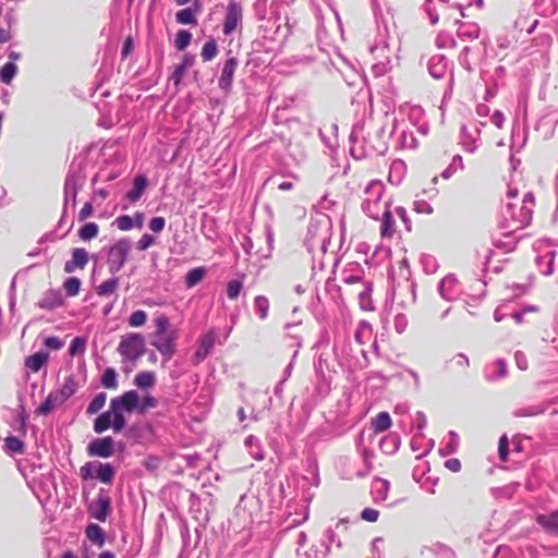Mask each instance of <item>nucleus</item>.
Returning <instances> with one entry per match:
<instances>
[{"label":"nucleus","mask_w":558,"mask_h":558,"mask_svg":"<svg viewBox=\"0 0 558 558\" xmlns=\"http://www.w3.org/2000/svg\"><path fill=\"white\" fill-rule=\"evenodd\" d=\"M140 403V396L135 390H129L122 396L110 400V409L114 412L112 422V429L114 433H120L126 425L123 412H133L137 409Z\"/></svg>","instance_id":"1"},{"label":"nucleus","mask_w":558,"mask_h":558,"mask_svg":"<svg viewBox=\"0 0 558 558\" xmlns=\"http://www.w3.org/2000/svg\"><path fill=\"white\" fill-rule=\"evenodd\" d=\"M117 350L123 359L135 363L145 353V339L141 333H126L121 338Z\"/></svg>","instance_id":"2"},{"label":"nucleus","mask_w":558,"mask_h":558,"mask_svg":"<svg viewBox=\"0 0 558 558\" xmlns=\"http://www.w3.org/2000/svg\"><path fill=\"white\" fill-rule=\"evenodd\" d=\"M131 241L126 238L120 239L108 251V269L110 274L120 271L130 254Z\"/></svg>","instance_id":"3"},{"label":"nucleus","mask_w":558,"mask_h":558,"mask_svg":"<svg viewBox=\"0 0 558 558\" xmlns=\"http://www.w3.org/2000/svg\"><path fill=\"white\" fill-rule=\"evenodd\" d=\"M243 8L235 0H229L227 13L223 21L222 32L225 35H231L236 28L242 26Z\"/></svg>","instance_id":"4"},{"label":"nucleus","mask_w":558,"mask_h":558,"mask_svg":"<svg viewBox=\"0 0 558 558\" xmlns=\"http://www.w3.org/2000/svg\"><path fill=\"white\" fill-rule=\"evenodd\" d=\"M113 446V439L107 436L92 440L86 450L89 457L109 458L114 452Z\"/></svg>","instance_id":"5"},{"label":"nucleus","mask_w":558,"mask_h":558,"mask_svg":"<svg viewBox=\"0 0 558 558\" xmlns=\"http://www.w3.org/2000/svg\"><path fill=\"white\" fill-rule=\"evenodd\" d=\"M174 332H165L162 336L155 333V340L151 342V345H154L168 361L174 354Z\"/></svg>","instance_id":"6"},{"label":"nucleus","mask_w":558,"mask_h":558,"mask_svg":"<svg viewBox=\"0 0 558 558\" xmlns=\"http://www.w3.org/2000/svg\"><path fill=\"white\" fill-rule=\"evenodd\" d=\"M88 252L84 247H75L72 251L71 259L66 260L64 264V271L66 274H72L76 269H84L88 264Z\"/></svg>","instance_id":"7"},{"label":"nucleus","mask_w":558,"mask_h":558,"mask_svg":"<svg viewBox=\"0 0 558 558\" xmlns=\"http://www.w3.org/2000/svg\"><path fill=\"white\" fill-rule=\"evenodd\" d=\"M469 359L463 354H456L446 362L445 373L450 377H458L466 373Z\"/></svg>","instance_id":"8"},{"label":"nucleus","mask_w":558,"mask_h":558,"mask_svg":"<svg viewBox=\"0 0 558 558\" xmlns=\"http://www.w3.org/2000/svg\"><path fill=\"white\" fill-rule=\"evenodd\" d=\"M110 498L107 496L97 498L89 505V515L100 522H105L110 512Z\"/></svg>","instance_id":"9"},{"label":"nucleus","mask_w":558,"mask_h":558,"mask_svg":"<svg viewBox=\"0 0 558 558\" xmlns=\"http://www.w3.org/2000/svg\"><path fill=\"white\" fill-rule=\"evenodd\" d=\"M238 64L239 62L235 57H230L226 60L218 81V85L221 89L228 90L231 87Z\"/></svg>","instance_id":"10"},{"label":"nucleus","mask_w":558,"mask_h":558,"mask_svg":"<svg viewBox=\"0 0 558 558\" xmlns=\"http://www.w3.org/2000/svg\"><path fill=\"white\" fill-rule=\"evenodd\" d=\"M397 233V222L390 210H385L380 223L381 239H392Z\"/></svg>","instance_id":"11"},{"label":"nucleus","mask_w":558,"mask_h":558,"mask_svg":"<svg viewBox=\"0 0 558 558\" xmlns=\"http://www.w3.org/2000/svg\"><path fill=\"white\" fill-rule=\"evenodd\" d=\"M215 344V333L214 331H209L206 335L202 336L199 339V347L195 352L196 363L202 362L210 352Z\"/></svg>","instance_id":"12"},{"label":"nucleus","mask_w":558,"mask_h":558,"mask_svg":"<svg viewBox=\"0 0 558 558\" xmlns=\"http://www.w3.org/2000/svg\"><path fill=\"white\" fill-rule=\"evenodd\" d=\"M392 426V418L386 411L377 413L371 420V428L375 434H381Z\"/></svg>","instance_id":"13"},{"label":"nucleus","mask_w":558,"mask_h":558,"mask_svg":"<svg viewBox=\"0 0 558 558\" xmlns=\"http://www.w3.org/2000/svg\"><path fill=\"white\" fill-rule=\"evenodd\" d=\"M536 522L549 534L558 535V510L549 514H538Z\"/></svg>","instance_id":"14"},{"label":"nucleus","mask_w":558,"mask_h":558,"mask_svg":"<svg viewBox=\"0 0 558 558\" xmlns=\"http://www.w3.org/2000/svg\"><path fill=\"white\" fill-rule=\"evenodd\" d=\"M157 378L156 374L151 371H143L135 375L134 377V385L138 389H150L156 385Z\"/></svg>","instance_id":"15"},{"label":"nucleus","mask_w":558,"mask_h":558,"mask_svg":"<svg viewBox=\"0 0 558 558\" xmlns=\"http://www.w3.org/2000/svg\"><path fill=\"white\" fill-rule=\"evenodd\" d=\"M193 63L194 57L185 54L182 61L175 65L174 71L171 75V80L173 81L175 86H178L181 83L185 72L193 65Z\"/></svg>","instance_id":"16"},{"label":"nucleus","mask_w":558,"mask_h":558,"mask_svg":"<svg viewBox=\"0 0 558 558\" xmlns=\"http://www.w3.org/2000/svg\"><path fill=\"white\" fill-rule=\"evenodd\" d=\"M49 359V354L44 351H39L34 353L33 355L26 357L25 366L34 373H37L41 369V367L47 364Z\"/></svg>","instance_id":"17"},{"label":"nucleus","mask_w":558,"mask_h":558,"mask_svg":"<svg viewBox=\"0 0 558 558\" xmlns=\"http://www.w3.org/2000/svg\"><path fill=\"white\" fill-rule=\"evenodd\" d=\"M114 418V412L112 409L109 408L108 411L101 413L95 421H94V430L97 434H101L106 432L110 426L112 427V422Z\"/></svg>","instance_id":"18"},{"label":"nucleus","mask_w":558,"mask_h":558,"mask_svg":"<svg viewBox=\"0 0 558 558\" xmlns=\"http://www.w3.org/2000/svg\"><path fill=\"white\" fill-rule=\"evenodd\" d=\"M38 305L44 310H53L62 305V298L58 292L48 291L39 300Z\"/></svg>","instance_id":"19"},{"label":"nucleus","mask_w":558,"mask_h":558,"mask_svg":"<svg viewBox=\"0 0 558 558\" xmlns=\"http://www.w3.org/2000/svg\"><path fill=\"white\" fill-rule=\"evenodd\" d=\"M147 186V179L144 175H136L134 179L133 189L128 192V199L132 203H135L140 199L143 192Z\"/></svg>","instance_id":"20"},{"label":"nucleus","mask_w":558,"mask_h":558,"mask_svg":"<svg viewBox=\"0 0 558 558\" xmlns=\"http://www.w3.org/2000/svg\"><path fill=\"white\" fill-rule=\"evenodd\" d=\"M77 389V385L73 377L69 376L64 379L63 385L61 388L56 391V396L60 399V401L63 403L66 401L70 397H72Z\"/></svg>","instance_id":"21"},{"label":"nucleus","mask_w":558,"mask_h":558,"mask_svg":"<svg viewBox=\"0 0 558 558\" xmlns=\"http://www.w3.org/2000/svg\"><path fill=\"white\" fill-rule=\"evenodd\" d=\"M86 536L98 547L104 546L106 541V535L104 530L98 524H88L86 527Z\"/></svg>","instance_id":"22"},{"label":"nucleus","mask_w":558,"mask_h":558,"mask_svg":"<svg viewBox=\"0 0 558 558\" xmlns=\"http://www.w3.org/2000/svg\"><path fill=\"white\" fill-rule=\"evenodd\" d=\"M62 404L60 399L56 396L54 392H51L47 396L45 401L36 409L35 413L37 415H48L57 405Z\"/></svg>","instance_id":"23"},{"label":"nucleus","mask_w":558,"mask_h":558,"mask_svg":"<svg viewBox=\"0 0 558 558\" xmlns=\"http://www.w3.org/2000/svg\"><path fill=\"white\" fill-rule=\"evenodd\" d=\"M175 21L182 25H197L195 11L192 8H185L175 13Z\"/></svg>","instance_id":"24"},{"label":"nucleus","mask_w":558,"mask_h":558,"mask_svg":"<svg viewBox=\"0 0 558 558\" xmlns=\"http://www.w3.org/2000/svg\"><path fill=\"white\" fill-rule=\"evenodd\" d=\"M119 287V279L118 278H110L108 280H105L101 282L97 288V294L99 296H109L116 292V290Z\"/></svg>","instance_id":"25"},{"label":"nucleus","mask_w":558,"mask_h":558,"mask_svg":"<svg viewBox=\"0 0 558 558\" xmlns=\"http://www.w3.org/2000/svg\"><path fill=\"white\" fill-rule=\"evenodd\" d=\"M206 275V270L203 267H196L187 271L185 276V284L187 288H193L199 283Z\"/></svg>","instance_id":"26"},{"label":"nucleus","mask_w":558,"mask_h":558,"mask_svg":"<svg viewBox=\"0 0 558 558\" xmlns=\"http://www.w3.org/2000/svg\"><path fill=\"white\" fill-rule=\"evenodd\" d=\"M99 233V227L96 222H88L85 223L80 230H78V236L83 241H90L92 239H95Z\"/></svg>","instance_id":"27"},{"label":"nucleus","mask_w":558,"mask_h":558,"mask_svg":"<svg viewBox=\"0 0 558 558\" xmlns=\"http://www.w3.org/2000/svg\"><path fill=\"white\" fill-rule=\"evenodd\" d=\"M218 54V47L217 43L214 38L207 40L201 51V57L203 61L207 62L216 58Z\"/></svg>","instance_id":"28"},{"label":"nucleus","mask_w":558,"mask_h":558,"mask_svg":"<svg viewBox=\"0 0 558 558\" xmlns=\"http://www.w3.org/2000/svg\"><path fill=\"white\" fill-rule=\"evenodd\" d=\"M114 470L110 463H100L97 471V478L105 484L111 483Z\"/></svg>","instance_id":"29"},{"label":"nucleus","mask_w":558,"mask_h":558,"mask_svg":"<svg viewBox=\"0 0 558 558\" xmlns=\"http://www.w3.org/2000/svg\"><path fill=\"white\" fill-rule=\"evenodd\" d=\"M17 72V66L13 62H7L0 70V80L4 84H10Z\"/></svg>","instance_id":"30"},{"label":"nucleus","mask_w":558,"mask_h":558,"mask_svg":"<svg viewBox=\"0 0 558 558\" xmlns=\"http://www.w3.org/2000/svg\"><path fill=\"white\" fill-rule=\"evenodd\" d=\"M4 449L11 453H22L24 451V444L17 437L9 436L4 438Z\"/></svg>","instance_id":"31"},{"label":"nucleus","mask_w":558,"mask_h":558,"mask_svg":"<svg viewBox=\"0 0 558 558\" xmlns=\"http://www.w3.org/2000/svg\"><path fill=\"white\" fill-rule=\"evenodd\" d=\"M101 385L107 389H117L118 381L117 372L114 368L109 367L104 372L101 377Z\"/></svg>","instance_id":"32"},{"label":"nucleus","mask_w":558,"mask_h":558,"mask_svg":"<svg viewBox=\"0 0 558 558\" xmlns=\"http://www.w3.org/2000/svg\"><path fill=\"white\" fill-rule=\"evenodd\" d=\"M106 400L107 395L105 392H99L98 395H96L87 407V414L92 415L99 412L105 407Z\"/></svg>","instance_id":"33"},{"label":"nucleus","mask_w":558,"mask_h":558,"mask_svg":"<svg viewBox=\"0 0 558 558\" xmlns=\"http://www.w3.org/2000/svg\"><path fill=\"white\" fill-rule=\"evenodd\" d=\"M146 322L147 313L143 310H137L133 312L128 319L129 326L133 328L142 327L146 324Z\"/></svg>","instance_id":"34"},{"label":"nucleus","mask_w":558,"mask_h":558,"mask_svg":"<svg viewBox=\"0 0 558 558\" xmlns=\"http://www.w3.org/2000/svg\"><path fill=\"white\" fill-rule=\"evenodd\" d=\"M192 34L189 31L180 29L175 35L174 46L179 51L184 50L191 43Z\"/></svg>","instance_id":"35"},{"label":"nucleus","mask_w":558,"mask_h":558,"mask_svg":"<svg viewBox=\"0 0 558 558\" xmlns=\"http://www.w3.org/2000/svg\"><path fill=\"white\" fill-rule=\"evenodd\" d=\"M63 288L68 296H75L81 289V280L76 277H70L63 282Z\"/></svg>","instance_id":"36"},{"label":"nucleus","mask_w":558,"mask_h":558,"mask_svg":"<svg viewBox=\"0 0 558 558\" xmlns=\"http://www.w3.org/2000/svg\"><path fill=\"white\" fill-rule=\"evenodd\" d=\"M255 306L260 319H266L268 316L269 301L264 295H257L255 298Z\"/></svg>","instance_id":"37"},{"label":"nucleus","mask_w":558,"mask_h":558,"mask_svg":"<svg viewBox=\"0 0 558 558\" xmlns=\"http://www.w3.org/2000/svg\"><path fill=\"white\" fill-rule=\"evenodd\" d=\"M156 335L162 336L165 332H172L169 330V319L165 314H160L155 318Z\"/></svg>","instance_id":"38"},{"label":"nucleus","mask_w":558,"mask_h":558,"mask_svg":"<svg viewBox=\"0 0 558 558\" xmlns=\"http://www.w3.org/2000/svg\"><path fill=\"white\" fill-rule=\"evenodd\" d=\"M86 347V339L82 337H75L70 344L69 353L70 355L74 356L75 354L80 352H84Z\"/></svg>","instance_id":"39"},{"label":"nucleus","mask_w":558,"mask_h":558,"mask_svg":"<svg viewBox=\"0 0 558 558\" xmlns=\"http://www.w3.org/2000/svg\"><path fill=\"white\" fill-rule=\"evenodd\" d=\"M114 223H116L117 228L119 230H121V231H129L132 228H134L133 218L128 216V215H123V216L118 217L114 220Z\"/></svg>","instance_id":"40"},{"label":"nucleus","mask_w":558,"mask_h":558,"mask_svg":"<svg viewBox=\"0 0 558 558\" xmlns=\"http://www.w3.org/2000/svg\"><path fill=\"white\" fill-rule=\"evenodd\" d=\"M242 290V283L238 280H232L227 286V295L230 300H235Z\"/></svg>","instance_id":"41"},{"label":"nucleus","mask_w":558,"mask_h":558,"mask_svg":"<svg viewBox=\"0 0 558 558\" xmlns=\"http://www.w3.org/2000/svg\"><path fill=\"white\" fill-rule=\"evenodd\" d=\"M527 20H529V17H527V16L522 15V16H520V17L515 21L514 25H515V27H517V28H519L521 32L525 29L527 34H531V33L535 29V27H536V25H537L538 21H537V20H534V21L532 22V24H531L527 28H525V24L527 23Z\"/></svg>","instance_id":"42"},{"label":"nucleus","mask_w":558,"mask_h":558,"mask_svg":"<svg viewBox=\"0 0 558 558\" xmlns=\"http://www.w3.org/2000/svg\"><path fill=\"white\" fill-rule=\"evenodd\" d=\"M155 244V238L148 233H145L141 236V239L136 243V247L140 251H146L151 245Z\"/></svg>","instance_id":"43"},{"label":"nucleus","mask_w":558,"mask_h":558,"mask_svg":"<svg viewBox=\"0 0 558 558\" xmlns=\"http://www.w3.org/2000/svg\"><path fill=\"white\" fill-rule=\"evenodd\" d=\"M361 518L367 522H376L379 518V511L373 508H365L361 512Z\"/></svg>","instance_id":"44"},{"label":"nucleus","mask_w":558,"mask_h":558,"mask_svg":"<svg viewBox=\"0 0 558 558\" xmlns=\"http://www.w3.org/2000/svg\"><path fill=\"white\" fill-rule=\"evenodd\" d=\"M498 453L501 461H506L508 458V438L506 435L499 438Z\"/></svg>","instance_id":"45"},{"label":"nucleus","mask_w":558,"mask_h":558,"mask_svg":"<svg viewBox=\"0 0 558 558\" xmlns=\"http://www.w3.org/2000/svg\"><path fill=\"white\" fill-rule=\"evenodd\" d=\"M158 404L157 399L153 397L151 395H146L140 405V411L144 412L147 409L156 408Z\"/></svg>","instance_id":"46"},{"label":"nucleus","mask_w":558,"mask_h":558,"mask_svg":"<svg viewBox=\"0 0 558 558\" xmlns=\"http://www.w3.org/2000/svg\"><path fill=\"white\" fill-rule=\"evenodd\" d=\"M165 226H166V220L163 217H154L149 221V229L156 233L161 232L163 230Z\"/></svg>","instance_id":"47"},{"label":"nucleus","mask_w":558,"mask_h":558,"mask_svg":"<svg viewBox=\"0 0 558 558\" xmlns=\"http://www.w3.org/2000/svg\"><path fill=\"white\" fill-rule=\"evenodd\" d=\"M45 345L51 350H60L63 348L64 343L60 338L51 336L45 339Z\"/></svg>","instance_id":"48"},{"label":"nucleus","mask_w":558,"mask_h":558,"mask_svg":"<svg viewBox=\"0 0 558 558\" xmlns=\"http://www.w3.org/2000/svg\"><path fill=\"white\" fill-rule=\"evenodd\" d=\"M93 213H94V209H93L92 203H89V202L85 203L78 213V220L80 221L86 220L87 218H89L93 215Z\"/></svg>","instance_id":"49"},{"label":"nucleus","mask_w":558,"mask_h":558,"mask_svg":"<svg viewBox=\"0 0 558 558\" xmlns=\"http://www.w3.org/2000/svg\"><path fill=\"white\" fill-rule=\"evenodd\" d=\"M445 466L451 471V472H459L462 468L461 465V462L459 459L457 458H451V459H448L446 462H445Z\"/></svg>","instance_id":"50"},{"label":"nucleus","mask_w":558,"mask_h":558,"mask_svg":"<svg viewBox=\"0 0 558 558\" xmlns=\"http://www.w3.org/2000/svg\"><path fill=\"white\" fill-rule=\"evenodd\" d=\"M80 475L83 480H88L93 476L92 474V463L87 462L80 469Z\"/></svg>","instance_id":"51"},{"label":"nucleus","mask_w":558,"mask_h":558,"mask_svg":"<svg viewBox=\"0 0 558 558\" xmlns=\"http://www.w3.org/2000/svg\"><path fill=\"white\" fill-rule=\"evenodd\" d=\"M492 122L497 126L501 128L504 123V114L500 111H495L492 116Z\"/></svg>","instance_id":"52"},{"label":"nucleus","mask_w":558,"mask_h":558,"mask_svg":"<svg viewBox=\"0 0 558 558\" xmlns=\"http://www.w3.org/2000/svg\"><path fill=\"white\" fill-rule=\"evenodd\" d=\"M144 214L143 213H135L134 217H133V221H134V227L141 229L144 225Z\"/></svg>","instance_id":"53"},{"label":"nucleus","mask_w":558,"mask_h":558,"mask_svg":"<svg viewBox=\"0 0 558 558\" xmlns=\"http://www.w3.org/2000/svg\"><path fill=\"white\" fill-rule=\"evenodd\" d=\"M133 49V41L131 38H128L122 46V56L126 57L131 50Z\"/></svg>","instance_id":"54"},{"label":"nucleus","mask_w":558,"mask_h":558,"mask_svg":"<svg viewBox=\"0 0 558 558\" xmlns=\"http://www.w3.org/2000/svg\"><path fill=\"white\" fill-rule=\"evenodd\" d=\"M11 39L9 31L0 28V44L7 43Z\"/></svg>","instance_id":"55"},{"label":"nucleus","mask_w":558,"mask_h":558,"mask_svg":"<svg viewBox=\"0 0 558 558\" xmlns=\"http://www.w3.org/2000/svg\"><path fill=\"white\" fill-rule=\"evenodd\" d=\"M278 189L281 190V191H288V190H292L293 189V183L292 182H282L278 185Z\"/></svg>","instance_id":"56"},{"label":"nucleus","mask_w":558,"mask_h":558,"mask_svg":"<svg viewBox=\"0 0 558 558\" xmlns=\"http://www.w3.org/2000/svg\"><path fill=\"white\" fill-rule=\"evenodd\" d=\"M360 281H361V278L359 276H349L348 278L344 279V282L348 284L357 283Z\"/></svg>","instance_id":"57"},{"label":"nucleus","mask_w":558,"mask_h":558,"mask_svg":"<svg viewBox=\"0 0 558 558\" xmlns=\"http://www.w3.org/2000/svg\"><path fill=\"white\" fill-rule=\"evenodd\" d=\"M396 210H397L399 217L405 222L407 221V211H405V209L403 207H398Z\"/></svg>","instance_id":"58"},{"label":"nucleus","mask_w":558,"mask_h":558,"mask_svg":"<svg viewBox=\"0 0 558 558\" xmlns=\"http://www.w3.org/2000/svg\"><path fill=\"white\" fill-rule=\"evenodd\" d=\"M239 421L244 422L246 418L245 410L243 408H240L236 413Z\"/></svg>","instance_id":"59"},{"label":"nucleus","mask_w":558,"mask_h":558,"mask_svg":"<svg viewBox=\"0 0 558 558\" xmlns=\"http://www.w3.org/2000/svg\"><path fill=\"white\" fill-rule=\"evenodd\" d=\"M98 558H116V555L111 551H102Z\"/></svg>","instance_id":"60"},{"label":"nucleus","mask_w":558,"mask_h":558,"mask_svg":"<svg viewBox=\"0 0 558 558\" xmlns=\"http://www.w3.org/2000/svg\"><path fill=\"white\" fill-rule=\"evenodd\" d=\"M359 295H360L362 303H364L366 300H368V293L366 291L360 292Z\"/></svg>","instance_id":"61"},{"label":"nucleus","mask_w":558,"mask_h":558,"mask_svg":"<svg viewBox=\"0 0 558 558\" xmlns=\"http://www.w3.org/2000/svg\"><path fill=\"white\" fill-rule=\"evenodd\" d=\"M61 558H75V555L71 550H68L62 555Z\"/></svg>","instance_id":"62"},{"label":"nucleus","mask_w":558,"mask_h":558,"mask_svg":"<svg viewBox=\"0 0 558 558\" xmlns=\"http://www.w3.org/2000/svg\"><path fill=\"white\" fill-rule=\"evenodd\" d=\"M20 420H21V424L23 427H25V422H26V415L24 413V410L22 411L21 415H20Z\"/></svg>","instance_id":"63"},{"label":"nucleus","mask_w":558,"mask_h":558,"mask_svg":"<svg viewBox=\"0 0 558 558\" xmlns=\"http://www.w3.org/2000/svg\"><path fill=\"white\" fill-rule=\"evenodd\" d=\"M513 318L515 319L517 323H521L522 322V314L517 313V314L513 315Z\"/></svg>","instance_id":"64"}]
</instances>
